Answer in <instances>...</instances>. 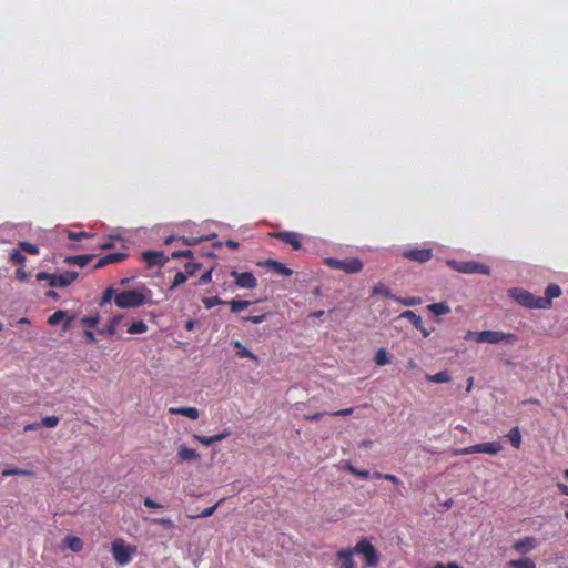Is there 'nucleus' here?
<instances>
[{
    "label": "nucleus",
    "mask_w": 568,
    "mask_h": 568,
    "mask_svg": "<svg viewBox=\"0 0 568 568\" xmlns=\"http://www.w3.org/2000/svg\"><path fill=\"white\" fill-rule=\"evenodd\" d=\"M509 296L516 301L519 305L528 307V308H539L546 310L548 301L542 300L541 296H535L530 292L520 288L514 287L508 291Z\"/></svg>",
    "instance_id": "1"
},
{
    "label": "nucleus",
    "mask_w": 568,
    "mask_h": 568,
    "mask_svg": "<svg viewBox=\"0 0 568 568\" xmlns=\"http://www.w3.org/2000/svg\"><path fill=\"white\" fill-rule=\"evenodd\" d=\"M114 303L120 308L139 307L146 303V297L139 290H126L115 294Z\"/></svg>",
    "instance_id": "2"
},
{
    "label": "nucleus",
    "mask_w": 568,
    "mask_h": 568,
    "mask_svg": "<svg viewBox=\"0 0 568 568\" xmlns=\"http://www.w3.org/2000/svg\"><path fill=\"white\" fill-rule=\"evenodd\" d=\"M324 264L332 270H339L346 274H356L363 270V262L358 257L338 260L334 257L324 258Z\"/></svg>",
    "instance_id": "3"
},
{
    "label": "nucleus",
    "mask_w": 568,
    "mask_h": 568,
    "mask_svg": "<svg viewBox=\"0 0 568 568\" xmlns=\"http://www.w3.org/2000/svg\"><path fill=\"white\" fill-rule=\"evenodd\" d=\"M111 551L116 564L125 566L136 554V546L126 544L123 539H116L112 542Z\"/></svg>",
    "instance_id": "4"
},
{
    "label": "nucleus",
    "mask_w": 568,
    "mask_h": 568,
    "mask_svg": "<svg viewBox=\"0 0 568 568\" xmlns=\"http://www.w3.org/2000/svg\"><path fill=\"white\" fill-rule=\"evenodd\" d=\"M503 450V445L499 442H487V443H480L476 445H471L464 448H455L453 449L452 454L454 456H462V455H470V454H488V455H497Z\"/></svg>",
    "instance_id": "5"
},
{
    "label": "nucleus",
    "mask_w": 568,
    "mask_h": 568,
    "mask_svg": "<svg viewBox=\"0 0 568 568\" xmlns=\"http://www.w3.org/2000/svg\"><path fill=\"white\" fill-rule=\"evenodd\" d=\"M78 278V273L73 271H65L61 274H51L47 272H39L37 280L48 281L51 287H67Z\"/></svg>",
    "instance_id": "6"
},
{
    "label": "nucleus",
    "mask_w": 568,
    "mask_h": 568,
    "mask_svg": "<svg viewBox=\"0 0 568 568\" xmlns=\"http://www.w3.org/2000/svg\"><path fill=\"white\" fill-rule=\"evenodd\" d=\"M447 265L450 266L453 270L465 273V274H490L489 266L481 264L476 261H456V260H448Z\"/></svg>",
    "instance_id": "7"
},
{
    "label": "nucleus",
    "mask_w": 568,
    "mask_h": 568,
    "mask_svg": "<svg viewBox=\"0 0 568 568\" xmlns=\"http://www.w3.org/2000/svg\"><path fill=\"white\" fill-rule=\"evenodd\" d=\"M518 337L513 333H505L500 331H481L477 335V343H489V344H498L506 343L513 345L517 342Z\"/></svg>",
    "instance_id": "8"
},
{
    "label": "nucleus",
    "mask_w": 568,
    "mask_h": 568,
    "mask_svg": "<svg viewBox=\"0 0 568 568\" xmlns=\"http://www.w3.org/2000/svg\"><path fill=\"white\" fill-rule=\"evenodd\" d=\"M354 554L362 555L366 567H375L379 562V554L367 539H361L353 548Z\"/></svg>",
    "instance_id": "9"
},
{
    "label": "nucleus",
    "mask_w": 568,
    "mask_h": 568,
    "mask_svg": "<svg viewBox=\"0 0 568 568\" xmlns=\"http://www.w3.org/2000/svg\"><path fill=\"white\" fill-rule=\"evenodd\" d=\"M270 236L282 241L283 243L290 244L293 250L297 251L302 247L301 234L292 231H282L270 233Z\"/></svg>",
    "instance_id": "10"
},
{
    "label": "nucleus",
    "mask_w": 568,
    "mask_h": 568,
    "mask_svg": "<svg viewBox=\"0 0 568 568\" xmlns=\"http://www.w3.org/2000/svg\"><path fill=\"white\" fill-rule=\"evenodd\" d=\"M402 256L406 260H410L418 263L428 262L433 257L432 248H410L405 250Z\"/></svg>",
    "instance_id": "11"
},
{
    "label": "nucleus",
    "mask_w": 568,
    "mask_h": 568,
    "mask_svg": "<svg viewBox=\"0 0 568 568\" xmlns=\"http://www.w3.org/2000/svg\"><path fill=\"white\" fill-rule=\"evenodd\" d=\"M231 276L235 280V284L242 288H254L257 285L255 276L251 272L240 273L232 271Z\"/></svg>",
    "instance_id": "12"
},
{
    "label": "nucleus",
    "mask_w": 568,
    "mask_h": 568,
    "mask_svg": "<svg viewBox=\"0 0 568 568\" xmlns=\"http://www.w3.org/2000/svg\"><path fill=\"white\" fill-rule=\"evenodd\" d=\"M141 256L148 267L163 266L169 261V257L160 251H145Z\"/></svg>",
    "instance_id": "13"
},
{
    "label": "nucleus",
    "mask_w": 568,
    "mask_h": 568,
    "mask_svg": "<svg viewBox=\"0 0 568 568\" xmlns=\"http://www.w3.org/2000/svg\"><path fill=\"white\" fill-rule=\"evenodd\" d=\"M128 257L126 253L116 252V253H110L104 255L103 257H100L97 263L94 264V268H102L109 264H114L124 261Z\"/></svg>",
    "instance_id": "14"
},
{
    "label": "nucleus",
    "mask_w": 568,
    "mask_h": 568,
    "mask_svg": "<svg viewBox=\"0 0 568 568\" xmlns=\"http://www.w3.org/2000/svg\"><path fill=\"white\" fill-rule=\"evenodd\" d=\"M353 549H341L336 552V559L339 564V568H355V561L353 559Z\"/></svg>",
    "instance_id": "15"
},
{
    "label": "nucleus",
    "mask_w": 568,
    "mask_h": 568,
    "mask_svg": "<svg viewBox=\"0 0 568 568\" xmlns=\"http://www.w3.org/2000/svg\"><path fill=\"white\" fill-rule=\"evenodd\" d=\"M169 413L172 415L185 416L193 420H196L200 416V413L195 407H171L169 408Z\"/></svg>",
    "instance_id": "16"
},
{
    "label": "nucleus",
    "mask_w": 568,
    "mask_h": 568,
    "mask_svg": "<svg viewBox=\"0 0 568 568\" xmlns=\"http://www.w3.org/2000/svg\"><path fill=\"white\" fill-rule=\"evenodd\" d=\"M178 458L183 462H193L200 458V454L185 445H181L178 450Z\"/></svg>",
    "instance_id": "17"
},
{
    "label": "nucleus",
    "mask_w": 568,
    "mask_h": 568,
    "mask_svg": "<svg viewBox=\"0 0 568 568\" xmlns=\"http://www.w3.org/2000/svg\"><path fill=\"white\" fill-rule=\"evenodd\" d=\"M265 265L268 268H271L274 273H277L283 276H290L293 274V271L291 268H288L286 265H284L283 263H281L278 261L267 260L265 262Z\"/></svg>",
    "instance_id": "18"
},
{
    "label": "nucleus",
    "mask_w": 568,
    "mask_h": 568,
    "mask_svg": "<svg viewBox=\"0 0 568 568\" xmlns=\"http://www.w3.org/2000/svg\"><path fill=\"white\" fill-rule=\"evenodd\" d=\"M233 347L237 351L236 355L240 358H250L255 363H258V357L252 353L250 349H247L240 341H233L232 342Z\"/></svg>",
    "instance_id": "19"
},
{
    "label": "nucleus",
    "mask_w": 568,
    "mask_h": 568,
    "mask_svg": "<svg viewBox=\"0 0 568 568\" xmlns=\"http://www.w3.org/2000/svg\"><path fill=\"white\" fill-rule=\"evenodd\" d=\"M93 257L94 255L92 254L72 255L65 258V263L73 264L79 267H84L90 263V261H92Z\"/></svg>",
    "instance_id": "20"
},
{
    "label": "nucleus",
    "mask_w": 568,
    "mask_h": 568,
    "mask_svg": "<svg viewBox=\"0 0 568 568\" xmlns=\"http://www.w3.org/2000/svg\"><path fill=\"white\" fill-rule=\"evenodd\" d=\"M535 547V540L531 537H525L515 542L514 548L520 554H526Z\"/></svg>",
    "instance_id": "21"
},
{
    "label": "nucleus",
    "mask_w": 568,
    "mask_h": 568,
    "mask_svg": "<svg viewBox=\"0 0 568 568\" xmlns=\"http://www.w3.org/2000/svg\"><path fill=\"white\" fill-rule=\"evenodd\" d=\"M561 295V288L557 284H549L545 291V297L542 300L548 301L547 308L551 306L552 298H557Z\"/></svg>",
    "instance_id": "22"
},
{
    "label": "nucleus",
    "mask_w": 568,
    "mask_h": 568,
    "mask_svg": "<svg viewBox=\"0 0 568 568\" xmlns=\"http://www.w3.org/2000/svg\"><path fill=\"white\" fill-rule=\"evenodd\" d=\"M63 545L74 552H79L83 548V541L81 540V538L75 536H67L63 539Z\"/></svg>",
    "instance_id": "23"
},
{
    "label": "nucleus",
    "mask_w": 568,
    "mask_h": 568,
    "mask_svg": "<svg viewBox=\"0 0 568 568\" xmlns=\"http://www.w3.org/2000/svg\"><path fill=\"white\" fill-rule=\"evenodd\" d=\"M425 378L433 383H448L452 381V376L447 371H440L436 374H426Z\"/></svg>",
    "instance_id": "24"
},
{
    "label": "nucleus",
    "mask_w": 568,
    "mask_h": 568,
    "mask_svg": "<svg viewBox=\"0 0 568 568\" xmlns=\"http://www.w3.org/2000/svg\"><path fill=\"white\" fill-rule=\"evenodd\" d=\"M511 446L518 449L521 445V433L518 426L513 427L506 435Z\"/></svg>",
    "instance_id": "25"
},
{
    "label": "nucleus",
    "mask_w": 568,
    "mask_h": 568,
    "mask_svg": "<svg viewBox=\"0 0 568 568\" xmlns=\"http://www.w3.org/2000/svg\"><path fill=\"white\" fill-rule=\"evenodd\" d=\"M374 361L376 365L384 366L386 364H389L392 362V356L388 354V352L385 348H378L375 353Z\"/></svg>",
    "instance_id": "26"
},
{
    "label": "nucleus",
    "mask_w": 568,
    "mask_h": 568,
    "mask_svg": "<svg viewBox=\"0 0 568 568\" xmlns=\"http://www.w3.org/2000/svg\"><path fill=\"white\" fill-rule=\"evenodd\" d=\"M427 308L435 315H446L450 312V307L445 302L429 304Z\"/></svg>",
    "instance_id": "27"
},
{
    "label": "nucleus",
    "mask_w": 568,
    "mask_h": 568,
    "mask_svg": "<svg viewBox=\"0 0 568 568\" xmlns=\"http://www.w3.org/2000/svg\"><path fill=\"white\" fill-rule=\"evenodd\" d=\"M399 318H406L408 320L412 325L414 327H420L422 326V317L419 315H417L415 312L413 311H404L403 313L399 314L398 316Z\"/></svg>",
    "instance_id": "28"
},
{
    "label": "nucleus",
    "mask_w": 568,
    "mask_h": 568,
    "mask_svg": "<svg viewBox=\"0 0 568 568\" xmlns=\"http://www.w3.org/2000/svg\"><path fill=\"white\" fill-rule=\"evenodd\" d=\"M226 304L230 306L231 312L237 313V312H241V311L247 308L252 304V302L251 301L232 300V301L226 302Z\"/></svg>",
    "instance_id": "29"
},
{
    "label": "nucleus",
    "mask_w": 568,
    "mask_h": 568,
    "mask_svg": "<svg viewBox=\"0 0 568 568\" xmlns=\"http://www.w3.org/2000/svg\"><path fill=\"white\" fill-rule=\"evenodd\" d=\"M394 301H396L397 303H399L404 306H416V305H420L423 303V300L419 296H410V297L395 296Z\"/></svg>",
    "instance_id": "30"
},
{
    "label": "nucleus",
    "mask_w": 568,
    "mask_h": 568,
    "mask_svg": "<svg viewBox=\"0 0 568 568\" xmlns=\"http://www.w3.org/2000/svg\"><path fill=\"white\" fill-rule=\"evenodd\" d=\"M146 331H148V325L143 321L133 322L128 328V333L133 334V335L143 334Z\"/></svg>",
    "instance_id": "31"
},
{
    "label": "nucleus",
    "mask_w": 568,
    "mask_h": 568,
    "mask_svg": "<svg viewBox=\"0 0 568 568\" xmlns=\"http://www.w3.org/2000/svg\"><path fill=\"white\" fill-rule=\"evenodd\" d=\"M509 564L515 568H536V564L530 558L511 560Z\"/></svg>",
    "instance_id": "32"
},
{
    "label": "nucleus",
    "mask_w": 568,
    "mask_h": 568,
    "mask_svg": "<svg viewBox=\"0 0 568 568\" xmlns=\"http://www.w3.org/2000/svg\"><path fill=\"white\" fill-rule=\"evenodd\" d=\"M202 303L206 310H211L212 307H214L216 305L226 304V301L221 300L219 296H213V297H204L202 300Z\"/></svg>",
    "instance_id": "33"
},
{
    "label": "nucleus",
    "mask_w": 568,
    "mask_h": 568,
    "mask_svg": "<svg viewBox=\"0 0 568 568\" xmlns=\"http://www.w3.org/2000/svg\"><path fill=\"white\" fill-rule=\"evenodd\" d=\"M202 267L201 263L196 262H187L184 264V271L183 273L186 274V277L194 276L196 272Z\"/></svg>",
    "instance_id": "34"
},
{
    "label": "nucleus",
    "mask_w": 568,
    "mask_h": 568,
    "mask_svg": "<svg viewBox=\"0 0 568 568\" xmlns=\"http://www.w3.org/2000/svg\"><path fill=\"white\" fill-rule=\"evenodd\" d=\"M223 501V499L219 500L217 503H215L213 506L211 507H207L205 509L202 510V513L197 514V515H189L190 518L192 519H195V518H201V517H210L214 514L215 509L217 508V506Z\"/></svg>",
    "instance_id": "35"
},
{
    "label": "nucleus",
    "mask_w": 568,
    "mask_h": 568,
    "mask_svg": "<svg viewBox=\"0 0 568 568\" xmlns=\"http://www.w3.org/2000/svg\"><path fill=\"white\" fill-rule=\"evenodd\" d=\"M67 317V312L65 311H62V310H59V311H55L49 318H48V324L49 325H58L62 320H64Z\"/></svg>",
    "instance_id": "36"
},
{
    "label": "nucleus",
    "mask_w": 568,
    "mask_h": 568,
    "mask_svg": "<svg viewBox=\"0 0 568 568\" xmlns=\"http://www.w3.org/2000/svg\"><path fill=\"white\" fill-rule=\"evenodd\" d=\"M120 321H121V316H115V317H113V318L109 322V324H108V326L105 327V329H104V331H102L101 333H105V334H108V335H110V336L115 335V333H116V326L119 325Z\"/></svg>",
    "instance_id": "37"
},
{
    "label": "nucleus",
    "mask_w": 568,
    "mask_h": 568,
    "mask_svg": "<svg viewBox=\"0 0 568 568\" xmlns=\"http://www.w3.org/2000/svg\"><path fill=\"white\" fill-rule=\"evenodd\" d=\"M373 294H381L385 297L393 298L395 295L392 294L390 290H388L384 284L379 283L373 287Z\"/></svg>",
    "instance_id": "38"
},
{
    "label": "nucleus",
    "mask_w": 568,
    "mask_h": 568,
    "mask_svg": "<svg viewBox=\"0 0 568 568\" xmlns=\"http://www.w3.org/2000/svg\"><path fill=\"white\" fill-rule=\"evenodd\" d=\"M118 291L113 287H108L102 295L100 306H104L106 303L111 302V300H114L115 294Z\"/></svg>",
    "instance_id": "39"
},
{
    "label": "nucleus",
    "mask_w": 568,
    "mask_h": 568,
    "mask_svg": "<svg viewBox=\"0 0 568 568\" xmlns=\"http://www.w3.org/2000/svg\"><path fill=\"white\" fill-rule=\"evenodd\" d=\"M19 246H20L21 251H23L28 254H32V255L39 254V247L30 242H20Z\"/></svg>",
    "instance_id": "40"
},
{
    "label": "nucleus",
    "mask_w": 568,
    "mask_h": 568,
    "mask_svg": "<svg viewBox=\"0 0 568 568\" xmlns=\"http://www.w3.org/2000/svg\"><path fill=\"white\" fill-rule=\"evenodd\" d=\"M187 277L186 274L183 272H178L174 276V280L170 286V291L175 290L178 286L184 284L186 282Z\"/></svg>",
    "instance_id": "41"
},
{
    "label": "nucleus",
    "mask_w": 568,
    "mask_h": 568,
    "mask_svg": "<svg viewBox=\"0 0 568 568\" xmlns=\"http://www.w3.org/2000/svg\"><path fill=\"white\" fill-rule=\"evenodd\" d=\"M68 237L70 240L80 241L82 239H92L93 234L84 232V231H80V232L71 231L68 233Z\"/></svg>",
    "instance_id": "42"
},
{
    "label": "nucleus",
    "mask_w": 568,
    "mask_h": 568,
    "mask_svg": "<svg viewBox=\"0 0 568 568\" xmlns=\"http://www.w3.org/2000/svg\"><path fill=\"white\" fill-rule=\"evenodd\" d=\"M30 474H31V471L24 470V469H21V468H10V469H4L2 471V476H4V477L12 476V475L28 476Z\"/></svg>",
    "instance_id": "43"
},
{
    "label": "nucleus",
    "mask_w": 568,
    "mask_h": 568,
    "mask_svg": "<svg viewBox=\"0 0 568 568\" xmlns=\"http://www.w3.org/2000/svg\"><path fill=\"white\" fill-rule=\"evenodd\" d=\"M10 260L16 264H23L26 262V256L19 250H13L10 253Z\"/></svg>",
    "instance_id": "44"
},
{
    "label": "nucleus",
    "mask_w": 568,
    "mask_h": 568,
    "mask_svg": "<svg viewBox=\"0 0 568 568\" xmlns=\"http://www.w3.org/2000/svg\"><path fill=\"white\" fill-rule=\"evenodd\" d=\"M41 424L44 427L53 428L59 424V418L57 416H47L41 419Z\"/></svg>",
    "instance_id": "45"
},
{
    "label": "nucleus",
    "mask_w": 568,
    "mask_h": 568,
    "mask_svg": "<svg viewBox=\"0 0 568 568\" xmlns=\"http://www.w3.org/2000/svg\"><path fill=\"white\" fill-rule=\"evenodd\" d=\"M347 470H348L351 474H353V475H355V476H358V477H361V478H364V479L368 478V476H369V471H368V470H365V469H357V468H355V467H354V466H352V465H347Z\"/></svg>",
    "instance_id": "46"
},
{
    "label": "nucleus",
    "mask_w": 568,
    "mask_h": 568,
    "mask_svg": "<svg viewBox=\"0 0 568 568\" xmlns=\"http://www.w3.org/2000/svg\"><path fill=\"white\" fill-rule=\"evenodd\" d=\"M99 320H100L99 315H95V316H84L81 320V322H82V324L93 328V327H95L98 325Z\"/></svg>",
    "instance_id": "47"
},
{
    "label": "nucleus",
    "mask_w": 568,
    "mask_h": 568,
    "mask_svg": "<svg viewBox=\"0 0 568 568\" xmlns=\"http://www.w3.org/2000/svg\"><path fill=\"white\" fill-rule=\"evenodd\" d=\"M265 320H266V314L252 315V316L243 317V321H245V322H251V323H253V324H261V323H263Z\"/></svg>",
    "instance_id": "48"
},
{
    "label": "nucleus",
    "mask_w": 568,
    "mask_h": 568,
    "mask_svg": "<svg viewBox=\"0 0 568 568\" xmlns=\"http://www.w3.org/2000/svg\"><path fill=\"white\" fill-rule=\"evenodd\" d=\"M212 281V268L205 271L199 278L197 285H205Z\"/></svg>",
    "instance_id": "49"
},
{
    "label": "nucleus",
    "mask_w": 568,
    "mask_h": 568,
    "mask_svg": "<svg viewBox=\"0 0 568 568\" xmlns=\"http://www.w3.org/2000/svg\"><path fill=\"white\" fill-rule=\"evenodd\" d=\"M193 438L201 443L202 445H205V446H210L212 445V437L211 436H203V435H199V434H194L193 435Z\"/></svg>",
    "instance_id": "50"
},
{
    "label": "nucleus",
    "mask_w": 568,
    "mask_h": 568,
    "mask_svg": "<svg viewBox=\"0 0 568 568\" xmlns=\"http://www.w3.org/2000/svg\"><path fill=\"white\" fill-rule=\"evenodd\" d=\"M171 256L172 258L193 257V252L191 250L174 251Z\"/></svg>",
    "instance_id": "51"
},
{
    "label": "nucleus",
    "mask_w": 568,
    "mask_h": 568,
    "mask_svg": "<svg viewBox=\"0 0 568 568\" xmlns=\"http://www.w3.org/2000/svg\"><path fill=\"white\" fill-rule=\"evenodd\" d=\"M154 521L164 527L165 529H173L175 527L174 523L170 518H159L155 519Z\"/></svg>",
    "instance_id": "52"
},
{
    "label": "nucleus",
    "mask_w": 568,
    "mask_h": 568,
    "mask_svg": "<svg viewBox=\"0 0 568 568\" xmlns=\"http://www.w3.org/2000/svg\"><path fill=\"white\" fill-rule=\"evenodd\" d=\"M230 435H231V430L230 429H225L222 433H219L216 435L211 436L212 437V443L214 444V443L221 442V440L227 438Z\"/></svg>",
    "instance_id": "53"
},
{
    "label": "nucleus",
    "mask_w": 568,
    "mask_h": 568,
    "mask_svg": "<svg viewBox=\"0 0 568 568\" xmlns=\"http://www.w3.org/2000/svg\"><path fill=\"white\" fill-rule=\"evenodd\" d=\"M144 506L148 507V508H153V509H158V508L162 507L161 504H159L158 501H155L151 497H145L144 498Z\"/></svg>",
    "instance_id": "54"
},
{
    "label": "nucleus",
    "mask_w": 568,
    "mask_h": 568,
    "mask_svg": "<svg viewBox=\"0 0 568 568\" xmlns=\"http://www.w3.org/2000/svg\"><path fill=\"white\" fill-rule=\"evenodd\" d=\"M16 278L19 280L20 282H24L27 281L28 278V274L26 273L24 268L23 267H19L17 271H16Z\"/></svg>",
    "instance_id": "55"
},
{
    "label": "nucleus",
    "mask_w": 568,
    "mask_h": 568,
    "mask_svg": "<svg viewBox=\"0 0 568 568\" xmlns=\"http://www.w3.org/2000/svg\"><path fill=\"white\" fill-rule=\"evenodd\" d=\"M95 247H98V248H100V250H109V248L114 247V243H113V240H112V239H110V240H108V241H104V242H102V243L97 244V246H95Z\"/></svg>",
    "instance_id": "56"
},
{
    "label": "nucleus",
    "mask_w": 568,
    "mask_h": 568,
    "mask_svg": "<svg viewBox=\"0 0 568 568\" xmlns=\"http://www.w3.org/2000/svg\"><path fill=\"white\" fill-rule=\"evenodd\" d=\"M415 328L418 329L422 333L423 337H425V338L429 337L434 331V328H430V329L426 328L423 322H422L420 327H415Z\"/></svg>",
    "instance_id": "57"
},
{
    "label": "nucleus",
    "mask_w": 568,
    "mask_h": 568,
    "mask_svg": "<svg viewBox=\"0 0 568 568\" xmlns=\"http://www.w3.org/2000/svg\"><path fill=\"white\" fill-rule=\"evenodd\" d=\"M353 408H344V409H341V410H336V412H333L331 415L332 416H348L353 413Z\"/></svg>",
    "instance_id": "58"
},
{
    "label": "nucleus",
    "mask_w": 568,
    "mask_h": 568,
    "mask_svg": "<svg viewBox=\"0 0 568 568\" xmlns=\"http://www.w3.org/2000/svg\"><path fill=\"white\" fill-rule=\"evenodd\" d=\"M74 318H75V316H74V315H70V316H68V315H67V317L64 318V320H65V322L63 323V327H62V329H63L64 332H67L68 329H70V327H71V323H72V321H73Z\"/></svg>",
    "instance_id": "59"
},
{
    "label": "nucleus",
    "mask_w": 568,
    "mask_h": 568,
    "mask_svg": "<svg viewBox=\"0 0 568 568\" xmlns=\"http://www.w3.org/2000/svg\"><path fill=\"white\" fill-rule=\"evenodd\" d=\"M41 426H42L41 420L40 422H36V423H31V424H27L24 426V432L36 430V429L40 428Z\"/></svg>",
    "instance_id": "60"
},
{
    "label": "nucleus",
    "mask_w": 568,
    "mask_h": 568,
    "mask_svg": "<svg viewBox=\"0 0 568 568\" xmlns=\"http://www.w3.org/2000/svg\"><path fill=\"white\" fill-rule=\"evenodd\" d=\"M383 478L395 484V485L399 484V479L393 474H385V475H383Z\"/></svg>",
    "instance_id": "61"
},
{
    "label": "nucleus",
    "mask_w": 568,
    "mask_h": 568,
    "mask_svg": "<svg viewBox=\"0 0 568 568\" xmlns=\"http://www.w3.org/2000/svg\"><path fill=\"white\" fill-rule=\"evenodd\" d=\"M433 568H460L457 564L455 562H449L447 565H444L442 562H437Z\"/></svg>",
    "instance_id": "62"
},
{
    "label": "nucleus",
    "mask_w": 568,
    "mask_h": 568,
    "mask_svg": "<svg viewBox=\"0 0 568 568\" xmlns=\"http://www.w3.org/2000/svg\"><path fill=\"white\" fill-rule=\"evenodd\" d=\"M324 414L325 413H323V412H317V413H315L313 415L305 416V419L311 420V422L318 420L322 416H324Z\"/></svg>",
    "instance_id": "63"
},
{
    "label": "nucleus",
    "mask_w": 568,
    "mask_h": 568,
    "mask_svg": "<svg viewBox=\"0 0 568 568\" xmlns=\"http://www.w3.org/2000/svg\"><path fill=\"white\" fill-rule=\"evenodd\" d=\"M557 488H558V490H559L562 495L568 496V486H567L566 484L558 483V484H557ZM567 506H568V504H567Z\"/></svg>",
    "instance_id": "64"
}]
</instances>
